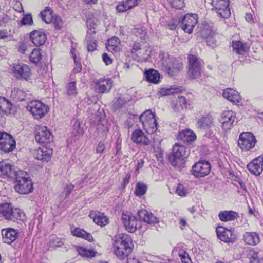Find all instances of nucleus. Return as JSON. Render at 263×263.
<instances>
[{
  "instance_id": "f257e3e1",
  "label": "nucleus",
  "mask_w": 263,
  "mask_h": 263,
  "mask_svg": "<svg viewBox=\"0 0 263 263\" xmlns=\"http://www.w3.org/2000/svg\"><path fill=\"white\" fill-rule=\"evenodd\" d=\"M132 240L126 234H120L116 237L114 243V251L120 259L126 258L132 252Z\"/></svg>"
},
{
  "instance_id": "f03ea898",
  "label": "nucleus",
  "mask_w": 263,
  "mask_h": 263,
  "mask_svg": "<svg viewBox=\"0 0 263 263\" xmlns=\"http://www.w3.org/2000/svg\"><path fill=\"white\" fill-rule=\"evenodd\" d=\"M159 58L157 63L158 66L171 76H175L183 69L182 63L176 59L170 58L167 53L160 52Z\"/></svg>"
},
{
  "instance_id": "7ed1b4c3",
  "label": "nucleus",
  "mask_w": 263,
  "mask_h": 263,
  "mask_svg": "<svg viewBox=\"0 0 263 263\" xmlns=\"http://www.w3.org/2000/svg\"><path fill=\"white\" fill-rule=\"evenodd\" d=\"M14 178L15 179L14 188L17 192L26 194L32 191L33 184L26 172L18 170L17 175Z\"/></svg>"
},
{
  "instance_id": "20e7f679",
  "label": "nucleus",
  "mask_w": 263,
  "mask_h": 263,
  "mask_svg": "<svg viewBox=\"0 0 263 263\" xmlns=\"http://www.w3.org/2000/svg\"><path fill=\"white\" fill-rule=\"evenodd\" d=\"M0 214L6 219L14 220L18 219L23 220L25 218L24 213L19 209L14 208L9 203H4L0 204Z\"/></svg>"
},
{
  "instance_id": "39448f33",
  "label": "nucleus",
  "mask_w": 263,
  "mask_h": 263,
  "mask_svg": "<svg viewBox=\"0 0 263 263\" xmlns=\"http://www.w3.org/2000/svg\"><path fill=\"white\" fill-rule=\"evenodd\" d=\"M139 119L146 132L152 134L157 129V123L155 115L151 110H147L142 114Z\"/></svg>"
},
{
  "instance_id": "423d86ee",
  "label": "nucleus",
  "mask_w": 263,
  "mask_h": 263,
  "mask_svg": "<svg viewBox=\"0 0 263 263\" xmlns=\"http://www.w3.org/2000/svg\"><path fill=\"white\" fill-rule=\"evenodd\" d=\"M188 154V151L184 146L176 143L173 146V154L168 156V160L172 165L178 166L179 162L183 161Z\"/></svg>"
},
{
  "instance_id": "0eeeda50",
  "label": "nucleus",
  "mask_w": 263,
  "mask_h": 263,
  "mask_svg": "<svg viewBox=\"0 0 263 263\" xmlns=\"http://www.w3.org/2000/svg\"><path fill=\"white\" fill-rule=\"evenodd\" d=\"M188 60L187 75L189 77L192 79L199 78L201 74L202 61L193 54L189 55Z\"/></svg>"
},
{
  "instance_id": "6e6552de",
  "label": "nucleus",
  "mask_w": 263,
  "mask_h": 263,
  "mask_svg": "<svg viewBox=\"0 0 263 263\" xmlns=\"http://www.w3.org/2000/svg\"><path fill=\"white\" fill-rule=\"evenodd\" d=\"M211 5L213 10L216 11L218 15L223 18H228L231 15L229 8V0H212Z\"/></svg>"
},
{
  "instance_id": "1a4fd4ad",
  "label": "nucleus",
  "mask_w": 263,
  "mask_h": 263,
  "mask_svg": "<svg viewBox=\"0 0 263 263\" xmlns=\"http://www.w3.org/2000/svg\"><path fill=\"white\" fill-rule=\"evenodd\" d=\"M256 143L255 137L250 132H243L238 140V145L242 151H249L254 147Z\"/></svg>"
},
{
  "instance_id": "9d476101",
  "label": "nucleus",
  "mask_w": 263,
  "mask_h": 263,
  "mask_svg": "<svg viewBox=\"0 0 263 263\" xmlns=\"http://www.w3.org/2000/svg\"><path fill=\"white\" fill-rule=\"evenodd\" d=\"M27 109L36 119L42 118L49 110L47 105L39 101L31 102L28 104Z\"/></svg>"
},
{
  "instance_id": "9b49d317",
  "label": "nucleus",
  "mask_w": 263,
  "mask_h": 263,
  "mask_svg": "<svg viewBox=\"0 0 263 263\" xmlns=\"http://www.w3.org/2000/svg\"><path fill=\"white\" fill-rule=\"evenodd\" d=\"M15 141L10 134L0 132V149L5 153L12 151L15 148Z\"/></svg>"
},
{
  "instance_id": "f8f14e48",
  "label": "nucleus",
  "mask_w": 263,
  "mask_h": 263,
  "mask_svg": "<svg viewBox=\"0 0 263 263\" xmlns=\"http://www.w3.org/2000/svg\"><path fill=\"white\" fill-rule=\"evenodd\" d=\"M122 221L126 229L130 233L135 232L138 228L141 227L140 221H138L135 215L123 213Z\"/></svg>"
},
{
  "instance_id": "ddd939ff",
  "label": "nucleus",
  "mask_w": 263,
  "mask_h": 263,
  "mask_svg": "<svg viewBox=\"0 0 263 263\" xmlns=\"http://www.w3.org/2000/svg\"><path fill=\"white\" fill-rule=\"evenodd\" d=\"M200 33L201 37L206 40L208 46L213 48L216 45V41L214 39L215 33L212 26L207 24H202Z\"/></svg>"
},
{
  "instance_id": "4468645a",
  "label": "nucleus",
  "mask_w": 263,
  "mask_h": 263,
  "mask_svg": "<svg viewBox=\"0 0 263 263\" xmlns=\"http://www.w3.org/2000/svg\"><path fill=\"white\" fill-rule=\"evenodd\" d=\"M12 71L14 76L17 79H23L26 80H28L31 74L29 66L24 63L14 64Z\"/></svg>"
},
{
  "instance_id": "2eb2a0df",
  "label": "nucleus",
  "mask_w": 263,
  "mask_h": 263,
  "mask_svg": "<svg viewBox=\"0 0 263 263\" xmlns=\"http://www.w3.org/2000/svg\"><path fill=\"white\" fill-rule=\"evenodd\" d=\"M197 15L195 14H186L182 19L181 27L185 32L191 33L197 23Z\"/></svg>"
},
{
  "instance_id": "dca6fc26",
  "label": "nucleus",
  "mask_w": 263,
  "mask_h": 263,
  "mask_svg": "<svg viewBox=\"0 0 263 263\" xmlns=\"http://www.w3.org/2000/svg\"><path fill=\"white\" fill-rule=\"evenodd\" d=\"M216 233L218 238L224 242L233 243L236 240V235L232 230L219 227L217 228Z\"/></svg>"
},
{
  "instance_id": "f3484780",
  "label": "nucleus",
  "mask_w": 263,
  "mask_h": 263,
  "mask_svg": "<svg viewBox=\"0 0 263 263\" xmlns=\"http://www.w3.org/2000/svg\"><path fill=\"white\" fill-rule=\"evenodd\" d=\"M211 165L208 162H199L192 167V174L196 177H203L207 175L210 171Z\"/></svg>"
},
{
  "instance_id": "a211bd4d",
  "label": "nucleus",
  "mask_w": 263,
  "mask_h": 263,
  "mask_svg": "<svg viewBox=\"0 0 263 263\" xmlns=\"http://www.w3.org/2000/svg\"><path fill=\"white\" fill-rule=\"evenodd\" d=\"M221 118L222 127L227 130L233 125L236 120V114L231 110L224 111L222 113Z\"/></svg>"
},
{
  "instance_id": "6ab92c4d",
  "label": "nucleus",
  "mask_w": 263,
  "mask_h": 263,
  "mask_svg": "<svg viewBox=\"0 0 263 263\" xmlns=\"http://www.w3.org/2000/svg\"><path fill=\"white\" fill-rule=\"evenodd\" d=\"M18 170H15L14 166L7 161L0 162V175L4 177L14 178L17 175Z\"/></svg>"
},
{
  "instance_id": "aec40b11",
  "label": "nucleus",
  "mask_w": 263,
  "mask_h": 263,
  "mask_svg": "<svg viewBox=\"0 0 263 263\" xmlns=\"http://www.w3.org/2000/svg\"><path fill=\"white\" fill-rule=\"evenodd\" d=\"M53 138L51 133L46 126L40 127L35 135L36 141L41 143H50L52 141Z\"/></svg>"
},
{
  "instance_id": "412c9836",
  "label": "nucleus",
  "mask_w": 263,
  "mask_h": 263,
  "mask_svg": "<svg viewBox=\"0 0 263 263\" xmlns=\"http://www.w3.org/2000/svg\"><path fill=\"white\" fill-rule=\"evenodd\" d=\"M96 90L100 93L109 92L112 86V81L108 78H101L95 81Z\"/></svg>"
},
{
  "instance_id": "4be33fe9",
  "label": "nucleus",
  "mask_w": 263,
  "mask_h": 263,
  "mask_svg": "<svg viewBox=\"0 0 263 263\" xmlns=\"http://www.w3.org/2000/svg\"><path fill=\"white\" fill-rule=\"evenodd\" d=\"M2 235L4 242L10 244L18 238V231L11 228H5L2 230Z\"/></svg>"
},
{
  "instance_id": "5701e85b",
  "label": "nucleus",
  "mask_w": 263,
  "mask_h": 263,
  "mask_svg": "<svg viewBox=\"0 0 263 263\" xmlns=\"http://www.w3.org/2000/svg\"><path fill=\"white\" fill-rule=\"evenodd\" d=\"M251 173L256 176L259 175L263 170V158L258 157L247 165Z\"/></svg>"
},
{
  "instance_id": "b1692460",
  "label": "nucleus",
  "mask_w": 263,
  "mask_h": 263,
  "mask_svg": "<svg viewBox=\"0 0 263 263\" xmlns=\"http://www.w3.org/2000/svg\"><path fill=\"white\" fill-rule=\"evenodd\" d=\"M30 38L36 46L44 45L47 40L46 34L44 31L41 30H34L30 32Z\"/></svg>"
},
{
  "instance_id": "393cba45",
  "label": "nucleus",
  "mask_w": 263,
  "mask_h": 263,
  "mask_svg": "<svg viewBox=\"0 0 263 263\" xmlns=\"http://www.w3.org/2000/svg\"><path fill=\"white\" fill-rule=\"evenodd\" d=\"M95 29L93 27L90 28L87 31L86 40L87 49L89 52L95 50L97 46V41L95 36Z\"/></svg>"
},
{
  "instance_id": "a878e982",
  "label": "nucleus",
  "mask_w": 263,
  "mask_h": 263,
  "mask_svg": "<svg viewBox=\"0 0 263 263\" xmlns=\"http://www.w3.org/2000/svg\"><path fill=\"white\" fill-rule=\"evenodd\" d=\"M106 48L108 51L117 53L122 50V45L120 39L116 36H114L108 40Z\"/></svg>"
},
{
  "instance_id": "bb28decb",
  "label": "nucleus",
  "mask_w": 263,
  "mask_h": 263,
  "mask_svg": "<svg viewBox=\"0 0 263 263\" xmlns=\"http://www.w3.org/2000/svg\"><path fill=\"white\" fill-rule=\"evenodd\" d=\"M132 140L136 144H142L144 145H148L150 144L149 138L145 136L141 130H136L133 133Z\"/></svg>"
},
{
  "instance_id": "cd10ccee",
  "label": "nucleus",
  "mask_w": 263,
  "mask_h": 263,
  "mask_svg": "<svg viewBox=\"0 0 263 263\" xmlns=\"http://www.w3.org/2000/svg\"><path fill=\"white\" fill-rule=\"evenodd\" d=\"M213 124V119L211 115L207 114L197 120V127L201 130H205L210 128Z\"/></svg>"
},
{
  "instance_id": "c85d7f7f",
  "label": "nucleus",
  "mask_w": 263,
  "mask_h": 263,
  "mask_svg": "<svg viewBox=\"0 0 263 263\" xmlns=\"http://www.w3.org/2000/svg\"><path fill=\"white\" fill-rule=\"evenodd\" d=\"M138 215L141 220L147 223L154 224L158 222L157 218L147 210H142L139 211Z\"/></svg>"
},
{
  "instance_id": "c756f323",
  "label": "nucleus",
  "mask_w": 263,
  "mask_h": 263,
  "mask_svg": "<svg viewBox=\"0 0 263 263\" xmlns=\"http://www.w3.org/2000/svg\"><path fill=\"white\" fill-rule=\"evenodd\" d=\"M245 242L249 245L255 246L260 241L258 235L255 232H246L243 236Z\"/></svg>"
},
{
  "instance_id": "7c9ffc66",
  "label": "nucleus",
  "mask_w": 263,
  "mask_h": 263,
  "mask_svg": "<svg viewBox=\"0 0 263 263\" xmlns=\"http://www.w3.org/2000/svg\"><path fill=\"white\" fill-rule=\"evenodd\" d=\"M223 96L234 104L239 102L240 100V96L238 93L231 88H227L224 90Z\"/></svg>"
},
{
  "instance_id": "2f4dec72",
  "label": "nucleus",
  "mask_w": 263,
  "mask_h": 263,
  "mask_svg": "<svg viewBox=\"0 0 263 263\" xmlns=\"http://www.w3.org/2000/svg\"><path fill=\"white\" fill-rule=\"evenodd\" d=\"M218 217L222 221H230L237 219L239 217L237 212L233 211H221L218 214Z\"/></svg>"
},
{
  "instance_id": "473e14b6",
  "label": "nucleus",
  "mask_w": 263,
  "mask_h": 263,
  "mask_svg": "<svg viewBox=\"0 0 263 263\" xmlns=\"http://www.w3.org/2000/svg\"><path fill=\"white\" fill-rule=\"evenodd\" d=\"M196 138L195 133L189 129L179 132L178 137V139L184 142H192L195 140Z\"/></svg>"
},
{
  "instance_id": "72a5a7b5",
  "label": "nucleus",
  "mask_w": 263,
  "mask_h": 263,
  "mask_svg": "<svg viewBox=\"0 0 263 263\" xmlns=\"http://www.w3.org/2000/svg\"><path fill=\"white\" fill-rule=\"evenodd\" d=\"M27 96L26 92L20 88H14L11 90V98L15 101H23Z\"/></svg>"
},
{
  "instance_id": "f704fd0d",
  "label": "nucleus",
  "mask_w": 263,
  "mask_h": 263,
  "mask_svg": "<svg viewBox=\"0 0 263 263\" xmlns=\"http://www.w3.org/2000/svg\"><path fill=\"white\" fill-rule=\"evenodd\" d=\"M131 52L138 57L143 58L146 54L147 48L142 47L139 43L135 42L133 44Z\"/></svg>"
},
{
  "instance_id": "c9c22d12",
  "label": "nucleus",
  "mask_w": 263,
  "mask_h": 263,
  "mask_svg": "<svg viewBox=\"0 0 263 263\" xmlns=\"http://www.w3.org/2000/svg\"><path fill=\"white\" fill-rule=\"evenodd\" d=\"M73 236L83 238L89 242L93 241V237L90 233H87L84 230L77 228L71 231Z\"/></svg>"
},
{
  "instance_id": "e433bc0d",
  "label": "nucleus",
  "mask_w": 263,
  "mask_h": 263,
  "mask_svg": "<svg viewBox=\"0 0 263 263\" xmlns=\"http://www.w3.org/2000/svg\"><path fill=\"white\" fill-rule=\"evenodd\" d=\"M72 122L73 123L72 134L76 137L82 136L84 132V124L80 120L74 119L72 121Z\"/></svg>"
},
{
  "instance_id": "4c0bfd02",
  "label": "nucleus",
  "mask_w": 263,
  "mask_h": 263,
  "mask_svg": "<svg viewBox=\"0 0 263 263\" xmlns=\"http://www.w3.org/2000/svg\"><path fill=\"white\" fill-rule=\"evenodd\" d=\"M182 90V88L180 87H162L159 89L158 93L161 96L170 95L181 92Z\"/></svg>"
},
{
  "instance_id": "58836bf2",
  "label": "nucleus",
  "mask_w": 263,
  "mask_h": 263,
  "mask_svg": "<svg viewBox=\"0 0 263 263\" xmlns=\"http://www.w3.org/2000/svg\"><path fill=\"white\" fill-rule=\"evenodd\" d=\"M12 103L5 97H0V110L6 115L11 114Z\"/></svg>"
},
{
  "instance_id": "ea45409f",
  "label": "nucleus",
  "mask_w": 263,
  "mask_h": 263,
  "mask_svg": "<svg viewBox=\"0 0 263 263\" xmlns=\"http://www.w3.org/2000/svg\"><path fill=\"white\" fill-rule=\"evenodd\" d=\"M146 80L153 83H157L159 81L160 74L158 71L154 69H150L145 72Z\"/></svg>"
},
{
  "instance_id": "a19ab883",
  "label": "nucleus",
  "mask_w": 263,
  "mask_h": 263,
  "mask_svg": "<svg viewBox=\"0 0 263 263\" xmlns=\"http://www.w3.org/2000/svg\"><path fill=\"white\" fill-rule=\"evenodd\" d=\"M92 218L95 223L101 227L106 226L109 223L108 218L104 213L98 212Z\"/></svg>"
},
{
  "instance_id": "79ce46f5",
  "label": "nucleus",
  "mask_w": 263,
  "mask_h": 263,
  "mask_svg": "<svg viewBox=\"0 0 263 263\" xmlns=\"http://www.w3.org/2000/svg\"><path fill=\"white\" fill-rule=\"evenodd\" d=\"M232 47L234 51L238 54H243L248 50L247 46L239 41H233Z\"/></svg>"
},
{
  "instance_id": "37998d69",
  "label": "nucleus",
  "mask_w": 263,
  "mask_h": 263,
  "mask_svg": "<svg viewBox=\"0 0 263 263\" xmlns=\"http://www.w3.org/2000/svg\"><path fill=\"white\" fill-rule=\"evenodd\" d=\"M40 15L42 20L47 24L51 23L53 19V11L49 7H46L44 10L42 11Z\"/></svg>"
},
{
  "instance_id": "c03bdc74",
  "label": "nucleus",
  "mask_w": 263,
  "mask_h": 263,
  "mask_svg": "<svg viewBox=\"0 0 263 263\" xmlns=\"http://www.w3.org/2000/svg\"><path fill=\"white\" fill-rule=\"evenodd\" d=\"M42 55L40 49L35 48L29 55L30 61L33 63L38 64L41 62Z\"/></svg>"
},
{
  "instance_id": "a18cd8bd",
  "label": "nucleus",
  "mask_w": 263,
  "mask_h": 263,
  "mask_svg": "<svg viewBox=\"0 0 263 263\" xmlns=\"http://www.w3.org/2000/svg\"><path fill=\"white\" fill-rule=\"evenodd\" d=\"M77 250L78 254L83 257L91 258L94 257L96 254L93 251L83 247H78Z\"/></svg>"
},
{
  "instance_id": "49530a36",
  "label": "nucleus",
  "mask_w": 263,
  "mask_h": 263,
  "mask_svg": "<svg viewBox=\"0 0 263 263\" xmlns=\"http://www.w3.org/2000/svg\"><path fill=\"white\" fill-rule=\"evenodd\" d=\"M42 157H43V159L41 161L48 162L51 159V156L53 154V150L51 148H48L47 147H42Z\"/></svg>"
},
{
  "instance_id": "de8ad7c7",
  "label": "nucleus",
  "mask_w": 263,
  "mask_h": 263,
  "mask_svg": "<svg viewBox=\"0 0 263 263\" xmlns=\"http://www.w3.org/2000/svg\"><path fill=\"white\" fill-rule=\"evenodd\" d=\"M250 263H263V252H253L250 258Z\"/></svg>"
},
{
  "instance_id": "09e8293b",
  "label": "nucleus",
  "mask_w": 263,
  "mask_h": 263,
  "mask_svg": "<svg viewBox=\"0 0 263 263\" xmlns=\"http://www.w3.org/2000/svg\"><path fill=\"white\" fill-rule=\"evenodd\" d=\"M126 100L122 96H120L116 98L113 104V108L115 110L121 108L126 104Z\"/></svg>"
},
{
  "instance_id": "8fccbe9b",
  "label": "nucleus",
  "mask_w": 263,
  "mask_h": 263,
  "mask_svg": "<svg viewBox=\"0 0 263 263\" xmlns=\"http://www.w3.org/2000/svg\"><path fill=\"white\" fill-rule=\"evenodd\" d=\"M76 50L74 48L71 49L70 52L72 57L74 60V63L76 65L75 67L73 69V72L74 73H78L81 71L82 69L81 65L79 62V59L77 58L76 54L75 53Z\"/></svg>"
},
{
  "instance_id": "3c124183",
  "label": "nucleus",
  "mask_w": 263,
  "mask_h": 263,
  "mask_svg": "<svg viewBox=\"0 0 263 263\" xmlns=\"http://www.w3.org/2000/svg\"><path fill=\"white\" fill-rule=\"evenodd\" d=\"M76 82L72 81L69 82L66 86V89L67 91V93L69 95H76L77 93L76 86Z\"/></svg>"
},
{
  "instance_id": "603ef678",
  "label": "nucleus",
  "mask_w": 263,
  "mask_h": 263,
  "mask_svg": "<svg viewBox=\"0 0 263 263\" xmlns=\"http://www.w3.org/2000/svg\"><path fill=\"white\" fill-rule=\"evenodd\" d=\"M146 190L147 186L144 183L138 182L136 185L135 193L138 196L143 195L145 193Z\"/></svg>"
},
{
  "instance_id": "864d4df0",
  "label": "nucleus",
  "mask_w": 263,
  "mask_h": 263,
  "mask_svg": "<svg viewBox=\"0 0 263 263\" xmlns=\"http://www.w3.org/2000/svg\"><path fill=\"white\" fill-rule=\"evenodd\" d=\"M177 103L179 104V105L177 104L175 106L176 111H180L183 109V105H185L186 104V98L182 96H178L177 100Z\"/></svg>"
},
{
  "instance_id": "5fc2aeb1",
  "label": "nucleus",
  "mask_w": 263,
  "mask_h": 263,
  "mask_svg": "<svg viewBox=\"0 0 263 263\" xmlns=\"http://www.w3.org/2000/svg\"><path fill=\"white\" fill-rule=\"evenodd\" d=\"M170 3L172 7L181 9L184 7V0H170Z\"/></svg>"
},
{
  "instance_id": "6e6d98bb",
  "label": "nucleus",
  "mask_w": 263,
  "mask_h": 263,
  "mask_svg": "<svg viewBox=\"0 0 263 263\" xmlns=\"http://www.w3.org/2000/svg\"><path fill=\"white\" fill-rule=\"evenodd\" d=\"M21 22L23 25H32L33 23L32 15L30 14L24 15Z\"/></svg>"
},
{
  "instance_id": "4d7b16f0",
  "label": "nucleus",
  "mask_w": 263,
  "mask_h": 263,
  "mask_svg": "<svg viewBox=\"0 0 263 263\" xmlns=\"http://www.w3.org/2000/svg\"><path fill=\"white\" fill-rule=\"evenodd\" d=\"M176 193L180 196H185L188 194V191L185 188L184 185L181 184H179L176 188Z\"/></svg>"
},
{
  "instance_id": "13d9d810",
  "label": "nucleus",
  "mask_w": 263,
  "mask_h": 263,
  "mask_svg": "<svg viewBox=\"0 0 263 263\" xmlns=\"http://www.w3.org/2000/svg\"><path fill=\"white\" fill-rule=\"evenodd\" d=\"M52 22H53L54 24L55 27L58 29H60L63 26V21L61 18L59 16L53 17V19Z\"/></svg>"
},
{
  "instance_id": "bf43d9fd",
  "label": "nucleus",
  "mask_w": 263,
  "mask_h": 263,
  "mask_svg": "<svg viewBox=\"0 0 263 263\" xmlns=\"http://www.w3.org/2000/svg\"><path fill=\"white\" fill-rule=\"evenodd\" d=\"M42 147H39L36 149L33 150V157L37 160H41L43 159V157H42Z\"/></svg>"
},
{
  "instance_id": "052dcab7",
  "label": "nucleus",
  "mask_w": 263,
  "mask_h": 263,
  "mask_svg": "<svg viewBox=\"0 0 263 263\" xmlns=\"http://www.w3.org/2000/svg\"><path fill=\"white\" fill-rule=\"evenodd\" d=\"M27 49L28 46L25 43L20 42L18 43V50L21 53L25 54Z\"/></svg>"
},
{
  "instance_id": "680f3d73",
  "label": "nucleus",
  "mask_w": 263,
  "mask_h": 263,
  "mask_svg": "<svg viewBox=\"0 0 263 263\" xmlns=\"http://www.w3.org/2000/svg\"><path fill=\"white\" fill-rule=\"evenodd\" d=\"M124 2L128 9H132L134 7L137 5V2L136 0H126Z\"/></svg>"
},
{
  "instance_id": "e2e57ef3",
  "label": "nucleus",
  "mask_w": 263,
  "mask_h": 263,
  "mask_svg": "<svg viewBox=\"0 0 263 263\" xmlns=\"http://www.w3.org/2000/svg\"><path fill=\"white\" fill-rule=\"evenodd\" d=\"M116 10L118 12H123L128 9L126 8V5L124 2L120 3L116 7Z\"/></svg>"
},
{
  "instance_id": "0e129e2a",
  "label": "nucleus",
  "mask_w": 263,
  "mask_h": 263,
  "mask_svg": "<svg viewBox=\"0 0 263 263\" xmlns=\"http://www.w3.org/2000/svg\"><path fill=\"white\" fill-rule=\"evenodd\" d=\"M182 263H192L191 259L188 254L184 253L183 254H180Z\"/></svg>"
},
{
  "instance_id": "69168bd1",
  "label": "nucleus",
  "mask_w": 263,
  "mask_h": 263,
  "mask_svg": "<svg viewBox=\"0 0 263 263\" xmlns=\"http://www.w3.org/2000/svg\"><path fill=\"white\" fill-rule=\"evenodd\" d=\"M178 24V22L176 20H171L167 24V27L170 30H175Z\"/></svg>"
},
{
  "instance_id": "338daca9",
  "label": "nucleus",
  "mask_w": 263,
  "mask_h": 263,
  "mask_svg": "<svg viewBox=\"0 0 263 263\" xmlns=\"http://www.w3.org/2000/svg\"><path fill=\"white\" fill-rule=\"evenodd\" d=\"M102 59L103 62L107 65H110L112 63V60L111 59V58L109 56H108V55L106 53H103Z\"/></svg>"
},
{
  "instance_id": "774afa93",
  "label": "nucleus",
  "mask_w": 263,
  "mask_h": 263,
  "mask_svg": "<svg viewBox=\"0 0 263 263\" xmlns=\"http://www.w3.org/2000/svg\"><path fill=\"white\" fill-rule=\"evenodd\" d=\"M10 36V32L6 29L0 30V39H7Z\"/></svg>"
}]
</instances>
